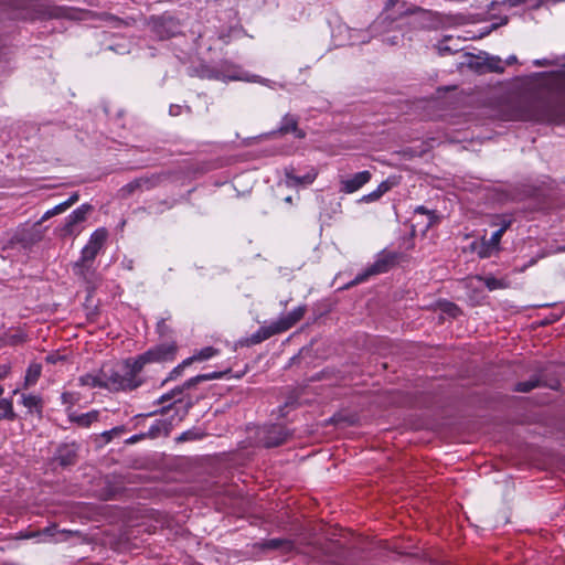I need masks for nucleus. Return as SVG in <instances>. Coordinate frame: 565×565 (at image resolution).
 I'll return each mask as SVG.
<instances>
[{
    "mask_svg": "<svg viewBox=\"0 0 565 565\" xmlns=\"http://www.w3.org/2000/svg\"><path fill=\"white\" fill-rule=\"evenodd\" d=\"M504 120L565 122V99L543 92H525L501 106Z\"/></svg>",
    "mask_w": 565,
    "mask_h": 565,
    "instance_id": "nucleus-1",
    "label": "nucleus"
},
{
    "mask_svg": "<svg viewBox=\"0 0 565 565\" xmlns=\"http://www.w3.org/2000/svg\"><path fill=\"white\" fill-rule=\"evenodd\" d=\"M175 343H162L140 354L134 362L127 360L120 371L103 366L102 376L104 388L111 392L136 390L143 382L142 379L139 377V374L146 364L171 360L175 355Z\"/></svg>",
    "mask_w": 565,
    "mask_h": 565,
    "instance_id": "nucleus-2",
    "label": "nucleus"
},
{
    "mask_svg": "<svg viewBox=\"0 0 565 565\" xmlns=\"http://www.w3.org/2000/svg\"><path fill=\"white\" fill-rule=\"evenodd\" d=\"M106 238L107 231L105 228H98L90 235L87 245L82 250L81 259L74 265V273L76 275L85 277V273L89 269Z\"/></svg>",
    "mask_w": 565,
    "mask_h": 565,
    "instance_id": "nucleus-3",
    "label": "nucleus"
},
{
    "mask_svg": "<svg viewBox=\"0 0 565 565\" xmlns=\"http://www.w3.org/2000/svg\"><path fill=\"white\" fill-rule=\"evenodd\" d=\"M146 23L159 40L170 39L181 32L180 22L170 14L152 15Z\"/></svg>",
    "mask_w": 565,
    "mask_h": 565,
    "instance_id": "nucleus-4",
    "label": "nucleus"
},
{
    "mask_svg": "<svg viewBox=\"0 0 565 565\" xmlns=\"http://www.w3.org/2000/svg\"><path fill=\"white\" fill-rule=\"evenodd\" d=\"M291 431L280 424L265 425L258 431V440L266 448L278 447L285 444Z\"/></svg>",
    "mask_w": 565,
    "mask_h": 565,
    "instance_id": "nucleus-5",
    "label": "nucleus"
},
{
    "mask_svg": "<svg viewBox=\"0 0 565 565\" xmlns=\"http://www.w3.org/2000/svg\"><path fill=\"white\" fill-rule=\"evenodd\" d=\"M78 447L76 444H62L56 448L54 456L51 459V466L54 470L57 468L66 469L77 462Z\"/></svg>",
    "mask_w": 565,
    "mask_h": 565,
    "instance_id": "nucleus-6",
    "label": "nucleus"
},
{
    "mask_svg": "<svg viewBox=\"0 0 565 565\" xmlns=\"http://www.w3.org/2000/svg\"><path fill=\"white\" fill-rule=\"evenodd\" d=\"M223 374L224 373H222V372H212V373L200 374L194 377H191L188 381H185L182 385L174 387L172 391H170L167 394H163L156 403L163 404V403L181 395L184 391L196 387L202 382L221 379L223 376Z\"/></svg>",
    "mask_w": 565,
    "mask_h": 565,
    "instance_id": "nucleus-7",
    "label": "nucleus"
},
{
    "mask_svg": "<svg viewBox=\"0 0 565 565\" xmlns=\"http://www.w3.org/2000/svg\"><path fill=\"white\" fill-rule=\"evenodd\" d=\"M92 210L93 206L86 203L73 211L66 218L65 224L58 230L60 236L67 237L77 234V225L87 218V215Z\"/></svg>",
    "mask_w": 565,
    "mask_h": 565,
    "instance_id": "nucleus-8",
    "label": "nucleus"
},
{
    "mask_svg": "<svg viewBox=\"0 0 565 565\" xmlns=\"http://www.w3.org/2000/svg\"><path fill=\"white\" fill-rule=\"evenodd\" d=\"M395 256L394 255H383L381 256L374 264L365 269L364 273L359 274L354 280H352L349 286L358 285L364 280H366L370 276L382 274L388 271V269L394 265Z\"/></svg>",
    "mask_w": 565,
    "mask_h": 565,
    "instance_id": "nucleus-9",
    "label": "nucleus"
},
{
    "mask_svg": "<svg viewBox=\"0 0 565 565\" xmlns=\"http://www.w3.org/2000/svg\"><path fill=\"white\" fill-rule=\"evenodd\" d=\"M285 174V184L288 188H297V186H306L317 179L318 171L315 168H311L305 175L299 177L295 174L294 167H286L284 169Z\"/></svg>",
    "mask_w": 565,
    "mask_h": 565,
    "instance_id": "nucleus-10",
    "label": "nucleus"
},
{
    "mask_svg": "<svg viewBox=\"0 0 565 565\" xmlns=\"http://www.w3.org/2000/svg\"><path fill=\"white\" fill-rule=\"evenodd\" d=\"M371 178V172L365 170L358 172L350 178L341 179L339 191L347 194L354 193L366 184Z\"/></svg>",
    "mask_w": 565,
    "mask_h": 565,
    "instance_id": "nucleus-11",
    "label": "nucleus"
},
{
    "mask_svg": "<svg viewBox=\"0 0 565 565\" xmlns=\"http://www.w3.org/2000/svg\"><path fill=\"white\" fill-rule=\"evenodd\" d=\"M404 15H415L414 23L418 25L419 28H429L434 20H435V13L433 11L423 9L417 6H413L412 8H408L403 13H401L399 17Z\"/></svg>",
    "mask_w": 565,
    "mask_h": 565,
    "instance_id": "nucleus-12",
    "label": "nucleus"
},
{
    "mask_svg": "<svg viewBox=\"0 0 565 565\" xmlns=\"http://www.w3.org/2000/svg\"><path fill=\"white\" fill-rule=\"evenodd\" d=\"M306 311V306H299L298 308L289 312L287 316H284L279 318L277 321H275L274 324L277 328L278 332H285L289 330L291 327H294L298 321L302 319Z\"/></svg>",
    "mask_w": 565,
    "mask_h": 565,
    "instance_id": "nucleus-13",
    "label": "nucleus"
},
{
    "mask_svg": "<svg viewBox=\"0 0 565 565\" xmlns=\"http://www.w3.org/2000/svg\"><path fill=\"white\" fill-rule=\"evenodd\" d=\"M289 132H294L298 139H303L306 137V132L298 128V118L294 115L287 114L284 116L280 127L274 134L286 135Z\"/></svg>",
    "mask_w": 565,
    "mask_h": 565,
    "instance_id": "nucleus-14",
    "label": "nucleus"
},
{
    "mask_svg": "<svg viewBox=\"0 0 565 565\" xmlns=\"http://www.w3.org/2000/svg\"><path fill=\"white\" fill-rule=\"evenodd\" d=\"M104 483L105 487L102 490V498L104 500L114 499L124 489V482L119 476H107Z\"/></svg>",
    "mask_w": 565,
    "mask_h": 565,
    "instance_id": "nucleus-15",
    "label": "nucleus"
},
{
    "mask_svg": "<svg viewBox=\"0 0 565 565\" xmlns=\"http://www.w3.org/2000/svg\"><path fill=\"white\" fill-rule=\"evenodd\" d=\"M278 333L279 332L273 322L270 326L262 327L257 332L243 340L242 344L247 347L255 345Z\"/></svg>",
    "mask_w": 565,
    "mask_h": 565,
    "instance_id": "nucleus-16",
    "label": "nucleus"
},
{
    "mask_svg": "<svg viewBox=\"0 0 565 565\" xmlns=\"http://www.w3.org/2000/svg\"><path fill=\"white\" fill-rule=\"evenodd\" d=\"M156 183H157L156 179H149V178L135 179L134 181L124 185L120 189V193H121L122 198H127V196L131 195L136 190L141 189L142 186H146L147 189H151L156 185Z\"/></svg>",
    "mask_w": 565,
    "mask_h": 565,
    "instance_id": "nucleus-17",
    "label": "nucleus"
},
{
    "mask_svg": "<svg viewBox=\"0 0 565 565\" xmlns=\"http://www.w3.org/2000/svg\"><path fill=\"white\" fill-rule=\"evenodd\" d=\"M262 550H280L284 553H289L294 550L292 541L287 539H270L258 544Z\"/></svg>",
    "mask_w": 565,
    "mask_h": 565,
    "instance_id": "nucleus-18",
    "label": "nucleus"
},
{
    "mask_svg": "<svg viewBox=\"0 0 565 565\" xmlns=\"http://www.w3.org/2000/svg\"><path fill=\"white\" fill-rule=\"evenodd\" d=\"M543 383H542V380L540 376H533L531 377L530 380L527 381H524V382H519L516 385H515V391L516 392H523V393H527L530 391H532L533 388L535 387H540L542 386Z\"/></svg>",
    "mask_w": 565,
    "mask_h": 565,
    "instance_id": "nucleus-19",
    "label": "nucleus"
},
{
    "mask_svg": "<svg viewBox=\"0 0 565 565\" xmlns=\"http://www.w3.org/2000/svg\"><path fill=\"white\" fill-rule=\"evenodd\" d=\"M513 223L511 215L502 214L493 216L491 225L498 227L501 233H504Z\"/></svg>",
    "mask_w": 565,
    "mask_h": 565,
    "instance_id": "nucleus-20",
    "label": "nucleus"
},
{
    "mask_svg": "<svg viewBox=\"0 0 565 565\" xmlns=\"http://www.w3.org/2000/svg\"><path fill=\"white\" fill-rule=\"evenodd\" d=\"M145 434H146L147 438H157L161 434L167 436L169 434L168 424L166 422L158 420Z\"/></svg>",
    "mask_w": 565,
    "mask_h": 565,
    "instance_id": "nucleus-21",
    "label": "nucleus"
},
{
    "mask_svg": "<svg viewBox=\"0 0 565 565\" xmlns=\"http://www.w3.org/2000/svg\"><path fill=\"white\" fill-rule=\"evenodd\" d=\"M15 418V414L13 412L12 402L7 398L0 399V420L9 419L13 420Z\"/></svg>",
    "mask_w": 565,
    "mask_h": 565,
    "instance_id": "nucleus-22",
    "label": "nucleus"
},
{
    "mask_svg": "<svg viewBox=\"0 0 565 565\" xmlns=\"http://www.w3.org/2000/svg\"><path fill=\"white\" fill-rule=\"evenodd\" d=\"M79 382L84 386L104 387L102 372L99 375L86 374L81 376Z\"/></svg>",
    "mask_w": 565,
    "mask_h": 565,
    "instance_id": "nucleus-23",
    "label": "nucleus"
},
{
    "mask_svg": "<svg viewBox=\"0 0 565 565\" xmlns=\"http://www.w3.org/2000/svg\"><path fill=\"white\" fill-rule=\"evenodd\" d=\"M22 403L30 411L35 409L39 413L41 412L42 399L38 395L22 394Z\"/></svg>",
    "mask_w": 565,
    "mask_h": 565,
    "instance_id": "nucleus-24",
    "label": "nucleus"
},
{
    "mask_svg": "<svg viewBox=\"0 0 565 565\" xmlns=\"http://www.w3.org/2000/svg\"><path fill=\"white\" fill-rule=\"evenodd\" d=\"M97 417L98 412L94 411L78 416H74L72 417V420L83 427H88L93 422L97 420Z\"/></svg>",
    "mask_w": 565,
    "mask_h": 565,
    "instance_id": "nucleus-25",
    "label": "nucleus"
},
{
    "mask_svg": "<svg viewBox=\"0 0 565 565\" xmlns=\"http://www.w3.org/2000/svg\"><path fill=\"white\" fill-rule=\"evenodd\" d=\"M192 363H193V359H189V358H188V359H185L181 364H179L178 366H175V367L170 372L169 376H168V377L162 382V385H164V384H166L167 382H169V381H173V380L178 379V377L182 374L183 370H184L186 366L191 365Z\"/></svg>",
    "mask_w": 565,
    "mask_h": 565,
    "instance_id": "nucleus-26",
    "label": "nucleus"
},
{
    "mask_svg": "<svg viewBox=\"0 0 565 565\" xmlns=\"http://www.w3.org/2000/svg\"><path fill=\"white\" fill-rule=\"evenodd\" d=\"M194 73L201 78L222 79L217 71L210 68L207 66H201L200 68H195Z\"/></svg>",
    "mask_w": 565,
    "mask_h": 565,
    "instance_id": "nucleus-27",
    "label": "nucleus"
},
{
    "mask_svg": "<svg viewBox=\"0 0 565 565\" xmlns=\"http://www.w3.org/2000/svg\"><path fill=\"white\" fill-rule=\"evenodd\" d=\"M477 279H479L480 281H483L484 285L487 286V288L489 290H495V289H499V288H503L504 287V284L502 280L500 279H497L494 277H481V276H477Z\"/></svg>",
    "mask_w": 565,
    "mask_h": 565,
    "instance_id": "nucleus-28",
    "label": "nucleus"
},
{
    "mask_svg": "<svg viewBox=\"0 0 565 565\" xmlns=\"http://www.w3.org/2000/svg\"><path fill=\"white\" fill-rule=\"evenodd\" d=\"M217 350L213 347H206L203 348L198 354H194L193 356H190L189 359H193L194 361H203L207 360L216 354Z\"/></svg>",
    "mask_w": 565,
    "mask_h": 565,
    "instance_id": "nucleus-29",
    "label": "nucleus"
},
{
    "mask_svg": "<svg viewBox=\"0 0 565 565\" xmlns=\"http://www.w3.org/2000/svg\"><path fill=\"white\" fill-rule=\"evenodd\" d=\"M226 78L230 81H246V82L260 83V84H265V85H267L269 82L268 79L263 78L258 75H252V76L231 75V76H227Z\"/></svg>",
    "mask_w": 565,
    "mask_h": 565,
    "instance_id": "nucleus-30",
    "label": "nucleus"
},
{
    "mask_svg": "<svg viewBox=\"0 0 565 565\" xmlns=\"http://www.w3.org/2000/svg\"><path fill=\"white\" fill-rule=\"evenodd\" d=\"M67 210V204L62 202L61 204L54 206L53 209L45 212V214L42 216V218L38 222V224H41L42 222L49 220L52 216H55L57 214H61Z\"/></svg>",
    "mask_w": 565,
    "mask_h": 565,
    "instance_id": "nucleus-31",
    "label": "nucleus"
},
{
    "mask_svg": "<svg viewBox=\"0 0 565 565\" xmlns=\"http://www.w3.org/2000/svg\"><path fill=\"white\" fill-rule=\"evenodd\" d=\"M67 210V204L62 202L61 204L54 206L53 209L45 212V214L42 216V218L38 222V224H41L42 222L49 220L52 216H55L57 214H61Z\"/></svg>",
    "mask_w": 565,
    "mask_h": 565,
    "instance_id": "nucleus-32",
    "label": "nucleus"
},
{
    "mask_svg": "<svg viewBox=\"0 0 565 565\" xmlns=\"http://www.w3.org/2000/svg\"><path fill=\"white\" fill-rule=\"evenodd\" d=\"M67 210V204L62 202L61 204L54 206L53 209L45 212V214L42 216V218L38 222V224H41L42 222L49 220L52 216H55L57 214H61Z\"/></svg>",
    "mask_w": 565,
    "mask_h": 565,
    "instance_id": "nucleus-33",
    "label": "nucleus"
},
{
    "mask_svg": "<svg viewBox=\"0 0 565 565\" xmlns=\"http://www.w3.org/2000/svg\"><path fill=\"white\" fill-rule=\"evenodd\" d=\"M67 210V204L62 202L61 204L54 206L53 209L45 212V214L42 216V218L38 222V224H41L42 222L49 220L52 216H55L57 214H61Z\"/></svg>",
    "mask_w": 565,
    "mask_h": 565,
    "instance_id": "nucleus-34",
    "label": "nucleus"
},
{
    "mask_svg": "<svg viewBox=\"0 0 565 565\" xmlns=\"http://www.w3.org/2000/svg\"><path fill=\"white\" fill-rule=\"evenodd\" d=\"M40 373H41V369L39 365H35V366H31L29 370H28V373H26V376H25V384L29 385V384H34L39 376H40Z\"/></svg>",
    "mask_w": 565,
    "mask_h": 565,
    "instance_id": "nucleus-35",
    "label": "nucleus"
},
{
    "mask_svg": "<svg viewBox=\"0 0 565 565\" xmlns=\"http://www.w3.org/2000/svg\"><path fill=\"white\" fill-rule=\"evenodd\" d=\"M204 435L202 433L195 431V430H188L182 433L178 437V441H188V440H196L201 439Z\"/></svg>",
    "mask_w": 565,
    "mask_h": 565,
    "instance_id": "nucleus-36",
    "label": "nucleus"
},
{
    "mask_svg": "<svg viewBox=\"0 0 565 565\" xmlns=\"http://www.w3.org/2000/svg\"><path fill=\"white\" fill-rule=\"evenodd\" d=\"M126 430L125 426H117L110 430L104 431L102 437L106 440V443L110 441L114 436H119Z\"/></svg>",
    "mask_w": 565,
    "mask_h": 565,
    "instance_id": "nucleus-37",
    "label": "nucleus"
},
{
    "mask_svg": "<svg viewBox=\"0 0 565 565\" xmlns=\"http://www.w3.org/2000/svg\"><path fill=\"white\" fill-rule=\"evenodd\" d=\"M297 406V399L295 397H289L288 401L279 407V417H285L287 415V408H295Z\"/></svg>",
    "mask_w": 565,
    "mask_h": 565,
    "instance_id": "nucleus-38",
    "label": "nucleus"
},
{
    "mask_svg": "<svg viewBox=\"0 0 565 565\" xmlns=\"http://www.w3.org/2000/svg\"><path fill=\"white\" fill-rule=\"evenodd\" d=\"M394 184H395V182H394V181H392V180L387 179V180H385V181H382V182L379 184V186H377L376 191H377V193L380 194V196H382V195H384L387 191H390V190L393 188V185H394Z\"/></svg>",
    "mask_w": 565,
    "mask_h": 565,
    "instance_id": "nucleus-39",
    "label": "nucleus"
},
{
    "mask_svg": "<svg viewBox=\"0 0 565 565\" xmlns=\"http://www.w3.org/2000/svg\"><path fill=\"white\" fill-rule=\"evenodd\" d=\"M443 311L451 317H457V315L460 312V309L452 302H445L443 305Z\"/></svg>",
    "mask_w": 565,
    "mask_h": 565,
    "instance_id": "nucleus-40",
    "label": "nucleus"
},
{
    "mask_svg": "<svg viewBox=\"0 0 565 565\" xmlns=\"http://www.w3.org/2000/svg\"><path fill=\"white\" fill-rule=\"evenodd\" d=\"M489 70L492 72L501 73L503 72L502 61L500 58L492 57L488 63Z\"/></svg>",
    "mask_w": 565,
    "mask_h": 565,
    "instance_id": "nucleus-41",
    "label": "nucleus"
},
{
    "mask_svg": "<svg viewBox=\"0 0 565 565\" xmlns=\"http://www.w3.org/2000/svg\"><path fill=\"white\" fill-rule=\"evenodd\" d=\"M503 233H501L499 230H497L490 237V239L487 242L491 248H497L500 244L501 237Z\"/></svg>",
    "mask_w": 565,
    "mask_h": 565,
    "instance_id": "nucleus-42",
    "label": "nucleus"
},
{
    "mask_svg": "<svg viewBox=\"0 0 565 565\" xmlns=\"http://www.w3.org/2000/svg\"><path fill=\"white\" fill-rule=\"evenodd\" d=\"M99 17L103 20L115 22L116 26H118L120 24L129 25V22L122 21V20H120V19H118V18H116V17L109 14V13H102Z\"/></svg>",
    "mask_w": 565,
    "mask_h": 565,
    "instance_id": "nucleus-43",
    "label": "nucleus"
},
{
    "mask_svg": "<svg viewBox=\"0 0 565 565\" xmlns=\"http://www.w3.org/2000/svg\"><path fill=\"white\" fill-rule=\"evenodd\" d=\"M493 248H491V246L484 242L482 243L480 249L478 250V255L481 257V258H486V257H489L491 255V250Z\"/></svg>",
    "mask_w": 565,
    "mask_h": 565,
    "instance_id": "nucleus-44",
    "label": "nucleus"
},
{
    "mask_svg": "<svg viewBox=\"0 0 565 565\" xmlns=\"http://www.w3.org/2000/svg\"><path fill=\"white\" fill-rule=\"evenodd\" d=\"M380 194L377 193L376 190H374L373 192L362 196V199L360 200L361 202H364V203H371V202H375L380 199Z\"/></svg>",
    "mask_w": 565,
    "mask_h": 565,
    "instance_id": "nucleus-45",
    "label": "nucleus"
},
{
    "mask_svg": "<svg viewBox=\"0 0 565 565\" xmlns=\"http://www.w3.org/2000/svg\"><path fill=\"white\" fill-rule=\"evenodd\" d=\"M79 199V195L77 192L73 193L66 201H64L65 204H67V209H70L73 204H75Z\"/></svg>",
    "mask_w": 565,
    "mask_h": 565,
    "instance_id": "nucleus-46",
    "label": "nucleus"
},
{
    "mask_svg": "<svg viewBox=\"0 0 565 565\" xmlns=\"http://www.w3.org/2000/svg\"><path fill=\"white\" fill-rule=\"evenodd\" d=\"M533 63H534L535 66H550V65H554L555 64L554 61H551V60H547V58L535 60Z\"/></svg>",
    "mask_w": 565,
    "mask_h": 565,
    "instance_id": "nucleus-47",
    "label": "nucleus"
},
{
    "mask_svg": "<svg viewBox=\"0 0 565 565\" xmlns=\"http://www.w3.org/2000/svg\"><path fill=\"white\" fill-rule=\"evenodd\" d=\"M145 438H147L145 433L138 434V435H134L129 439H127V444H135V443H137L139 440H142Z\"/></svg>",
    "mask_w": 565,
    "mask_h": 565,
    "instance_id": "nucleus-48",
    "label": "nucleus"
},
{
    "mask_svg": "<svg viewBox=\"0 0 565 565\" xmlns=\"http://www.w3.org/2000/svg\"><path fill=\"white\" fill-rule=\"evenodd\" d=\"M9 364H0V380L4 379L10 372Z\"/></svg>",
    "mask_w": 565,
    "mask_h": 565,
    "instance_id": "nucleus-49",
    "label": "nucleus"
},
{
    "mask_svg": "<svg viewBox=\"0 0 565 565\" xmlns=\"http://www.w3.org/2000/svg\"><path fill=\"white\" fill-rule=\"evenodd\" d=\"M559 79L565 81V63L554 73Z\"/></svg>",
    "mask_w": 565,
    "mask_h": 565,
    "instance_id": "nucleus-50",
    "label": "nucleus"
},
{
    "mask_svg": "<svg viewBox=\"0 0 565 565\" xmlns=\"http://www.w3.org/2000/svg\"><path fill=\"white\" fill-rule=\"evenodd\" d=\"M170 407H171V405H170V406L162 407V408H161V409H159V411H156V412H152V413L147 414V416H153V415H156V414H161V415H163V414H166V413L170 409Z\"/></svg>",
    "mask_w": 565,
    "mask_h": 565,
    "instance_id": "nucleus-51",
    "label": "nucleus"
},
{
    "mask_svg": "<svg viewBox=\"0 0 565 565\" xmlns=\"http://www.w3.org/2000/svg\"><path fill=\"white\" fill-rule=\"evenodd\" d=\"M398 2V0H387L386 4H385V10H391L396 3Z\"/></svg>",
    "mask_w": 565,
    "mask_h": 565,
    "instance_id": "nucleus-52",
    "label": "nucleus"
},
{
    "mask_svg": "<svg viewBox=\"0 0 565 565\" xmlns=\"http://www.w3.org/2000/svg\"><path fill=\"white\" fill-rule=\"evenodd\" d=\"M179 108H180V107H179V106H177V105H171V106H170V115H172V116H177V115L179 114Z\"/></svg>",
    "mask_w": 565,
    "mask_h": 565,
    "instance_id": "nucleus-53",
    "label": "nucleus"
},
{
    "mask_svg": "<svg viewBox=\"0 0 565 565\" xmlns=\"http://www.w3.org/2000/svg\"><path fill=\"white\" fill-rule=\"evenodd\" d=\"M527 0H508V2L510 3V6L512 7H515V6H519V4H522V3H525Z\"/></svg>",
    "mask_w": 565,
    "mask_h": 565,
    "instance_id": "nucleus-54",
    "label": "nucleus"
},
{
    "mask_svg": "<svg viewBox=\"0 0 565 565\" xmlns=\"http://www.w3.org/2000/svg\"><path fill=\"white\" fill-rule=\"evenodd\" d=\"M71 397H72V395L70 393H63V395H62L64 403H70Z\"/></svg>",
    "mask_w": 565,
    "mask_h": 565,
    "instance_id": "nucleus-55",
    "label": "nucleus"
},
{
    "mask_svg": "<svg viewBox=\"0 0 565 565\" xmlns=\"http://www.w3.org/2000/svg\"><path fill=\"white\" fill-rule=\"evenodd\" d=\"M513 63H516V56L515 55H511L510 57H508L507 60V64L511 65Z\"/></svg>",
    "mask_w": 565,
    "mask_h": 565,
    "instance_id": "nucleus-56",
    "label": "nucleus"
},
{
    "mask_svg": "<svg viewBox=\"0 0 565 565\" xmlns=\"http://www.w3.org/2000/svg\"><path fill=\"white\" fill-rule=\"evenodd\" d=\"M46 360H47V362L55 363L57 359L55 356H53V355H49L46 358Z\"/></svg>",
    "mask_w": 565,
    "mask_h": 565,
    "instance_id": "nucleus-57",
    "label": "nucleus"
},
{
    "mask_svg": "<svg viewBox=\"0 0 565 565\" xmlns=\"http://www.w3.org/2000/svg\"><path fill=\"white\" fill-rule=\"evenodd\" d=\"M416 212L427 213V210L424 206H419V207H417Z\"/></svg>",
    "mask_w": 565,
    "mask_h": 565,
    "instance_id": "nucleus-58",
    "label": "nucleus"
},
{
    "mask_svg": "<svg viewBox=\"0 0 565 565\" xmlns=\"http://www.w3.org/2000/svg\"><path fill=\"white\" fill-rule=\"evenodd\" d=\"M285 202H287V203L291 204V203H292V198H291V196H287V198L285 199Z\"/></svg>",
    "mask_w": 565,
    "mask_h": 565,
    "instance_id": "nucleus-59",
    "label": "nucleus"
},
{
    "mask_svg": "<svg viewBox=\"0 0 565 565\" xmlns=\"http://www.w3.org/2000/svg\"><path fill=\"white\" fill-rule=\"evenodd\" d=\"M193 406V402L192 401H188L186 403V409L191 408Z\"/></svg>",
    "mask_w": 565,
    "mask_h": 565,
    "instance_id": "nucleus-60",
    "label": "nucleus"
},
{
    "mask_svg": "<svg viewBox=\"0 0 565 565\" xmlns=\"http://www.w3.org/2000/svg\"><path fill=\"white\" fill-rule=\"evenodd\" d=\"M45 532L50 533V532H51V529H50V527H46V529H45Z\"/></svg>",
    "mask_w": 565,
    "mask_h": 565,
    "instance_id": "nucleus-61",
    "label": "nucleus"
},
{
    "mask_svg": "<svg viewBox=\"0 0 565 565\" xmlns=\"http://www.w3.org/2000/svg\"><path fill=\"white\" fill-rule=\"evenodd\" d=\"M3 393V388L2 386H0V395Z\"/></svg>",
    "mask_w": 565,
    "mask_h": 565,
    "instance_id": "nucleus-62",
    "label": "nucleus"
}]
</instances>
